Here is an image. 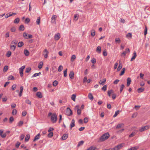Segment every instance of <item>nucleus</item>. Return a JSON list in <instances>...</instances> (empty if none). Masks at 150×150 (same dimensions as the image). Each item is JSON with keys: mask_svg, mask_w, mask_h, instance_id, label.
Wrapping results in <instances>:
<instances>
[{"mask_svg": "<svg viewBox=\"0 0 150 150\" xmlns=\"http://www.w3.org/2000/svg\"><path fill=\"white\" fill-rule=\"evenodd\" d=\"M110 135L107 132L103 135L100 138L99 141L102 142L107 139L109 137Z\"/></svg>", "mask_w": 150, "mask_h": 150, "instance_id": "f257e3e1", "label": "nucleus"}, {"mask_svg": "<svg viewBox=\"0 0 150 150\" xmlns=\"http://www.w3.org/2000/svg\"><path fill=\"white\" fill-rule=\"evenodd\" d=\"M51 119L52 121H53V123L55 122L57 120V116L55 113L53 114L51 116Z\"/></svg>", "mask_w": 150, "mask_h": 150, "instance_id": "f03ea898", "label": "nucleus"}, {"mask_svg": "<svg viewBox=\"0 0 150 150\" xmlns=\"http://www.w3.org/2000/svg\"><path fill=\"white\" fill-rule=\"evenodd\" d=\"M122 147V144H120L110 149V150H119Z\"/></svg>", "mask_w": 150, "mask_h": 150, "instance_id": "7ed1b4c3", "label": "nucleus"}, {"mask_svg": "<svg viewBox=\"0 0 150 150\" xmlns=\"http://www.w3.org/2000/svg\"><path fill=\"white\" fill-rule=\"evenodd\" d=\"M74 110H77V114L80 115H81V109L79 108V105H76L74 108Z\"/></svg>", "mask_w": 150, "mask_h": 150, "instance_id": "20e7f679", "label": "nucleus"}, {"mask_svg": "<svg viewBox=\"0 0 150 150\" xmlns=\"http://www.w3.org/2000/svg\"><path fill=\"white\" fill-rule=\"evenodd\" d=\"M57 18V16L56 15H53L51 18V22L52 23L55 24H56V19Z\"/></svg>", "mask_w": 150, "mask_h": 150, "instance_id": "39448f33", "label": "nucleus"}, {"mask_svg": "<svg viewBox=\"0 0 150 150\" xmlns=\"http://www.w3.org/2000/svg\"><path fill=\"white\" fill-rule=\"evenodd\" d=\"M66 114L68 116H70L72 114L71 110L69 108H67L66 111Z\"/></svg>", "mask_w": 150, "mask_h": 150, "instance_id": "423d86ee", "label": "nucleus"}, {"mask_svg": "<svg viewBox=\"0 0 150 150\" xmlns=\"http://www.w3.org/2000/svg\"><path fill=\"white\" fill-rule=\"evenodd\" d=\"M149 127L148 126H146L141 127L139 129V131L140 132H142L145 130L147 129Z\"/></svg>", "mask_w": 150, "mask_h": 150, "instance_id": "0eeeda50", "label": "nucleus"}, {"mask_svg": "<svg viewBox=\"0 0 150 150\" xmlns=\"http://www.w3.org/2000/svg\"><path fill=\"white\" fill-rule=\"evenodd\" d=\"M49 52L46 49H45L43 52V54L44 55V57L47 58L48 57Z\"/></svg>", "mask_w": 150, "mask_h": 150, "instance_id": "6e6552de", "label": "nucleus"}, {"mask_svg": "<svg viewBox=\"0 0 150 150\" xmlns=\"http://www.w3.org/2000/svg\"><path fill=\"white\" fill-rule=\"evenodd\" d=\"M61 36L60 34L59 33L56 34L54 36V39L56 40H57L60 38Z\"/></svg>", "mask_w": 150, "mask_h": 150, "instance_id": "1a4fd4ad", "label": "nucleus"}, {"mask_svg": "<svg viewBox=\"0 0 150 150\" xmlns=\"http://www.w3.org/2000/svg\"><path fill=\"white\" fill-rule=\"evenodd\" d=\"M69 77L71 79H73L74 77V73L73 71H71L69 74Z\"/></svg>", "mask_w": 150, "mask_h": 150, "instance_id": "9d476101", "label": "nucleus"}, {"mask_svg": "<svg viewBox=\"0 0 150 150\" xmlns=\"http://www.w3.org/2000/svg\"><path fill=\"white\" fill-rule=\"evenodd\" d=\"M124 126V125L123 123L119 124H118L116 127V129H120L123 127Z\"/></svg>", "mask_w": 150, "mask_h": 150, "instance_id": "9b49d317", "label": "nucleus"}, {"mask_svg": "<svg viewBox=\"0 0 150 150\" xmlns=\"http://www.w3.org/2000/svg\"><path fill=\"white\" fill-rule=\"evenodd\" d=\"M40 136V133L38 134L37 135H36L33 140V141L35 142L36 140H38L39 139Z\"/></svg>", "mask_w": 150, "mask_h": 150, "instance_id": "f8f14e48", "label": "nucleus"}, {"mask_svg": "<svg viewBox=\"0 0 150 150\" xmlns=\"http://www.w3.org/2000/svg\"><path fill=\"white\" fill-rule=\"evenodd\" d=\"M136 57H137L136 52V51H134L133 53V55L132 56V58H131L130 61H132L133 60H134V59H135Z\"/></svg>", "mask_w": 150, "mask_h": 150, "instance_id": "ddd939ff", "label": "nucleus"}, {"mask_svg": "<svg viewBox=\"0 0 150 150\" xmlns=\"http://www.w3.org/2000/svg\"><path fill=\"white\" fill-rule=\"evenodd\" d=\"M139 148V146H135L128 149L127 150H137Z\"/></svg>", "mask_w": 150, "mask_h": 150, "instance_id": "4468645a", "label": "nucleus"}, {"mask_svg": "<svg viewBox=\"0 0 150 150\" xmlns=\"http://www.w3.org/2000/svg\"><path fill=\"white\" fill-rule=\"evenodd\" d=\"M127 86L128 87L129 86L131 82V78H130L129 77L127 79Z\"/></svg>", "mask_w": 150, "mask_h": 150, "instance_id": "2eb2a0df", "label": "nucleus"}, {"mask_svg": "<svg viewBox=\"0 0 150 150\" xmlns=\"http://www.w3.org/2000/svg\"><path fill=\"white\" fill-rule=\"evenodd\" d=\"M24 53L26 56H28L29 55V51L26 49L24 50Z\"/></svg>", "mask_w": 150, "mask_h": 150, "instance_id": "dca6fc26", "label": "nucleus"}, {"mask_svg": "<svg viewBox=\"0 0 150 150\" xmlns=\"http://www.w3.org/2000/svg\"><path fill=\"white\" fill-rule=\"evenodd\" d=\"M16 14V13H12L11 14H7L6 15L5 17L6 18H8L9 17L13 16V15H15Z\"/></svg>", "mask_w": 150, "mask_h": 150, "instance_id": "f3484780", "label": "nucleus"}, {"mask_svg": "<svg viewBox=\"0 0 150 150\" xmlns=\"http://www.w3.org/2000/svg\"><path fill=\"white\" fill-rule=\"evenodd\" d=\"M36 96L39 98H41L42 97L41 93L40 92H37Z\"/></svg>", "mask_w": 150, "mask_h": 150, "instance_id": "a211bd4d", "label": "nucleus"}, {"mask_svg": "<svg viewBox=\"0 0 150 150\" xmlns=\"http://www.w3.org/2000/svg\"><path fill=\"white\" fill-rule=\"evenodd\" d=\"M103 81L102 80H100L99 82V83L100 84H102L103 85H104V83L106 82V79L105 78L103 79Z\"/></svg>", "mask_w": 150, "mask_h": 150, "instance_id": "6ab92c4d", "label": "nucleus"}, {"mask_svg": "<svg viewBox=\"0 0 150 150\" xmlns=\"http://www.w3.org/2000/svg\"><path fill=\"white\" fill-rule=\"evenodd\" d=\"M88 98L91 100H92L93 99V97L92 94L91 93L88 94Z\"/></svg>", "mask_w": 150, "mask_h": 150, "instance_id": "aec40b11", "label": "nucleus"}, {"mask_svg": "<svg viewBox=\"0 0 150 150\" xmlns=\"http://www.w3.org/2000/svg\"><path fill=\"white\" fill-rule=\"evenodd\" d=\"M68 137V135L67 134H64L62 137V139L65 140L67 139Z\"/></svg>", "mask_w": 150, "mask_h": 150, "instance_id": "412c9836", "label": "nucleus"}, {"mask_svg": "<svg viewBox=\"0 0 150 150\" xmlns=\"http://www.w3.org/2000/svg\"><path fill=\"white\" fill-rule=\"evenodd\" d=\"M23 90V88L22 86H21L20 87V91L19 93V96L21 97L22 95V93Z\"/></svg>", "mask_w": 150, "mask_h": 150, "instance_id": "4be33fe9", "label": "nucleus"}, {"mask_svg": "<svg viewBox=\"0 0 150 150\" xmlns=\"http://www.w3.org/2000/svg\"><path fill=\"white\" fill-rule=\"evenodd\" d=\"M16 45L11 44V50H13V51H14L16 49Z\"/></svg>", "mask_w": 150, "mask_h": 150, "instance_id": "5701e85b", "label": "nucleus"}, {"mask_svg": "<svg viewBox=\"0 0 150 150\" xmlns=\"http://www.w3.org/2000/svg\"><path fill=\"white\" fill-rule=\"evenodd\" d=\"M144 88H140L138 89L137 91L138 93H140L141 92L144 91Z\"/></svg>", "mask_w": 150, "mask_h": 150, "instance_id": "b1692460", "label": "nucleus"}, {"mask_svg": "<svg viewBox=\"0 0 150 150\" xmlns=\"http://www.w3.org/2000/svg\"><path fill=\"white\" fill-rule=\"evenodd\" d=\"M95 31L94 30H91V34L92 36L93 37L95 35Z\"/></svg>", "mask_w": 150, "mask_h": 150, "instance_id": "393cba45", "label": "nucleus"}, {"mask_svg": "<svg viewBox=\"0 0 150 150\" xmlns=\"http://www.w3.org/2000/svg\"><path fill=\"white\" fill-rule=\"evenodd\" d=\"M75 126V121L74 119L71 120V123L70 124V126L71 127H74Z\"/></svg>", "mask_w": 150, "mask_h": 150, "instance_id": "a878e982", "label": "nucleus"}, {"mask_svg": "<svg viewBox=\"0 0 150 150\" xmlns=\"http://www.w3.org/2000/svg\"><path fill=\"white\" fill-rule=\"evenodd\" d=\"M24 45V43L22 41L19 42L18 44V46L20 47H22Z\"/></svg>", "mask_w": 150, "mask_h": 150, "instance_id": "bb28decb", "label": "nucleus"}, {"mask_svg": "<svg viewBox=\"0 0 150 150\" xmlns=\"http://www.w3.org/2000/svg\"><path fill=\"white\" fill-rule=\"evenodd\" d=\"M24 27L23 25H20L19 28V30H20L23 31L24 30Z\"/></svg>", "mask_w": 150, "mask_h": 150, "instance_id": "cd10ccee", "label": "nucleus"}, {"mask_svg": "<svg viewBox=\"0 0 150 150\" xmlns=\"http://www.w3.org/2000/svg\"><path fill=\"white\" fill-rule=\"evenodd\" d=\"M84 142L83 141H81L80 142H79L77 145V146L79 147L80 146L82 145L83 144Z\"/></svg>", "mask_w": 150, "mask_h": 150, "instance_id": "c85d7f7f", "label": "nucleus"}, {"mask_svg": "<svg viewBox=\"0 0 150 150\" xmlns=\"http://www.w3.org/2000/svg\"><path fill=\"white\" fill-rule=\"evenodd\" d=\"M18 41L16 40H13L12 42H11V45H16L18 43Z\"/></svg>", "mask_w": 150, "mask_h": 150, "instance_id": "c756f323", "label": "nucleus"}, {"mask_svg": "<svg viewBox=\"0 0 150 150\" xmlns=\"http://www.w3.org/2000/svg\"><path fill=\"white\" fill-rule=\"evenodd\" d=\"M43 65V63L42 62H40L38 66V68L39 69H41Z\"/></svg>", "mask_w": 150, "mask_h": 150, "instance_id": "7c9ffc66", "label": "nucleus"}, {"mask_svg": "<svg viewBox=\"0 0 150 150\" xmlns=\"http://www.w3.org/2000/svg\"><path fill=\"white\" fill-rule=\"evenodd\" d=\"M30 136L29 134H27L25 138V141L26 142L28 141L29 139Z\"/></svg>", "mask_w": 150, "mask_h": 150, "instance_id": "2f4dec72", "label": "nucleus"}, {"mask_svg": "<svg viewBox=\"0 0 150 150\" xmlns=\"http://www.w3.org/2000/svg\"><path fill=\"white\" fill-rule=\"evenodd\" d=\"M120 112L119 110H117L115 111V114L113 116V117H115L119 114Z\"/></svg>", "mask_w": 150, "mask_h": 150, "instance_id": "473e14b6", "label": "nucleus"}, {"mask_svg": "<svg viewBox=\"0 0 150 150\" xmlns=\"http://www.w3.org/2000/svg\"><path fill=\"white\" fill-rule=\"evenodd\" d=\"M76 97V96L75 94H73L71 96V99L73 100L74 101H75V98Z\"/></svg>", "mask_w": 150, "mask_h": 150, "instance_id": "72a5a7b5", "label": "nucleus"}, {"mask_svg": "<svg viewBox=\"0 0 150 150\" xmlns=\"http://www.w3.org/2000/svg\"><path fill=\"white\" fill-rule=\"evenodd\" d=\"M20 21V19L18 18H16L14 21V23H18Z\"/></svg>", "mask_w": 150, "mask_h": 150, "instance_id": "f704fd0d", "label": "nucleus"}, {"mask_svg": "<svg viewBox=\"0 0 150 150\" xmlns=\"http://www.w3.org/2000/svg\"><path fill=\"white\" fill-rule=\"evenodd\" d=\"M125 70V68H123L122 69V71H121L120 73V76L124 74Z\"/></svg>", "mask_w": 150, "mask_h": 150, "instance_id": "c9c22d12", "label": "nucleus"}, {"mask_svg": "<svg viewBox=\"0 0 150 150\" xmlns=\"http://www.w3.org/2000/svg\"><path fill=\"white\" fill-rule=\"evenodd\" d=\"M122 65L121 63H120L119 66L117 68V71H119L122 68Z\"/></svg>", "mask_w": 150, "mask_h": 150, "instance_id": "e433bc0d", "label": "nucleus"}, {"mask_svg": "<svg viewBox=\"0 0 150 150\" xmlns=\"http://www.w3.org/2000/svg\"><path fill=\"white\" fill-rule=\"evenodd\" d=\"M147 33V29L146 25H145L144 31V35L146 36Z\"/></svg>", "mask_w": 150, "mask_h": 150, "instance_id": "4c0bfd02", "label": "nucleus"}, {"mask_svg": "<svg viewBox=\"0 0 150 150\" xmlns=\"http://www.w3.org/2000/svg\"><path fill=\"white\" fill-rule=\"evenodd\" d=\"M76 58V56L75 55H73L72 56L71 58V61L72 62H73Z\"/></svg>", "mask_w": 150, "mask_h": 150, "instance_id": "58836bf2", "label": "nucleus"}, {"mask_svg": "<svg viewBox=\"0 0 150 150\" xmlns=\"http://www.w3.org/2000/svg\"><path fill=\"white\" fill-rule=\"evenodd\" d=\"M96 51L97 52H98L99 53H100L101 51V48L100 47H98L96 48Z\"/></svg>", "mask_w": 150, "mask_h": 150, "instance_id": "ea45409f", "label": "nucleus"}, {"mask_svg": "<svg viewBox=\"0 0 150 150\" xmlns=\"http://www.w3.org/2000/svg\"><path fill=\"white\" fill-rule=\"evenodd\" d=\"M14 120V119L13 117L11 116L9 118V123H11Z\"/></svg>", "mask_w": 150, "mask_h": 150, "instance_id": "a19ab883", "label": "nucleus"}, {"mask_svg": "<svg viewBox=\"0 0 150 150\" xmlns=\"http://www.w3.org/2000/svg\"><path fill=\"white\" fill-rule=\"evenodd\" d=\"M40 17H38V18L37 19L36 23L38 25H39L40 23Z\"/></svg>", "mask_w": 150, "mask_h": 150, "instance_id": "79ce46f5", "label": "nucleus"}, {"mask_svg": "<svg viewBox=\"0 0 150 150\" xmlns=\"http://www.w3.org/2000/svg\"><path fill=\"white\" fill-rule=\"evenodd\" d=\"M53 135V133L52 132H50L47 135V136L48 137L51 138L52 137Z\"/></svg>", "mask_w": 150, "mask_h": 150, "instance_id": "37998d69", "label": "nucleus"}, {"mask_svg": "<svg viewBox=\"0 0 150 150\" xmlns=\"http://www.w3.org/2000/svg\"><path fill=\"white\" fill-rule=\"evenodd\" d=\"M58 84V82L56 80H55V81H54L53 83V85L54 86H56Z\"/></svg>", "mask_w": 150, "mask_h": 150, "instance_id": "c03bdc74", "label": "nucleus"}, {"mask_svg": "<svg viewBox=\"0 0 150 150\" xmlns=\"http://www.w3.org/2000/svg\"><path fill=\"white\" fill-rule=\"evenodd\" d=\"M28 34L24 32L23 33V37L25 39H27L28 38Z\"/></svg>", "mask_w": 150, "mask_h": 150, "instance_id": "a18cd8bd", "label": "nucleus"}, {"mask_svg": "<svg viewBox=\"0 0 150 150\" xmlns=\"http://www.w3.org/2000/svg\"><path fill=\"white\" fill-rule=\"evenodd\" d=\"M124 86V85L123 84H122L121 85L120 89V93L122 91Z\"/></svg>", "mask_w": 150, "mask_h": 150, "instance_id": "49530a36", "label": "nucleus"}, {"mask_svg": "<svg viewBox=\"0 0 150 150\" xmlns=\"http://www.w3.org/2000/svg\"><path fill=\"white\" fill-rule=\"evenodd\" d=\"M17 113V111L16 109H13L12 112V114L13 115H16Z\"/></svg>", "mask_w": 150, "mask_h": 150, "instance_id": "de8ad7c7", "label": "nucleus"}, {"mask_svg": "<svg viewBox=\"0 0 150 150\" xmlns=\"http://www.w3.org/2000/svg\"><path fill=\"white\" fill-rule=\"evenodd\" d=\"M25 102L26 103L28 104H29L30 105H31V102L28 99H27L25 101Z\"/></svg>", "mask_w": 150, "mask_h": 150, "instance_id": "09e8293b", "label": "nucleus"}, {"mask_svg": "<svg viewBox=\"0 0 150 150\" xmlns=\"http://www.w3.org/2000/svg\"><path fill=\"white\" fill-rule=\"evenodd\" d=\"M63 69V67L61 65H60L59 67V68L58 69V71L59 72H60L62 71V70Z\"/></svg>", "mask_w": 150, "mask_h": 150, "instance_id": "8fccbe9b", "label": "nucleus"}, {"mask_svg": "<svg viewBox=\"0 0 150 150\" xmlns=\"http://www.w3.org/2000/svg\"><path fill=\"white\" fill-rule=\"evenodd\" d=\"M8 69V67L7 66H5L4 67L3 71L4 72H6Z\"/></svg>", "mask_w": 150, "mask_h": 150, "instance_id": "3c124183", "label": "nucleus"}, {"mask_svg": "<svg viewBox=\"0 0 150 150\" xmlns=\"http://www.w3.org/2000/svg\"><path fill=\"white\" fill-rule=\"evenodd\" d=\"M96 149V147L91 146L86 150H95Z\"/></svg>", "mask_w": 150, "mask_h": 150, "instance_id": "603ef678", "label": "nucleus"}, {"mask_svg": "<svg viewBox=\"0 0 150 150\" xmlns=\"http://www.w3.org/2000/svg\"><path fill=\"white\" fill-rule=\"evenodd\" d=\"M11 52L10 51H8L7 52L6 54V56L7 57H10L11 55Z\"/></svg>", "mask_w": 150, "mask_h": 150, "instance_id": "864d4df0", "label": "nucleus"}, {"mask_svg": "<svg viewBox=\"0 0 150 150\" xmlns=\"http://www.w3.org/2000/svg\"><path fill=\"white\" fill-rule=\"evenodd\" d=\"M14 77L12 75H11L9 76L8 80H14Z\"/></svg>", "mask_w": 150, "mask_h": 150, "instance_id": "5fc2aeb1", "label": "nucleus"}, {"mask_svg": "<svg viewBox=\"0 0 150 150\" xmlns=\"http://www.w3.org/2000/svg\"><path fill=\"white\" fill-rule=\"evenodd\" d=\"M88 117H86L84 118V120H83V121H84V122L85 123H87L88 122Z\"/></svg>", "mask_w": 150, "mask_h": 150, "instance_id": "6e6d98bb", "label": "nucleus"}, {"mask_svg": "<svg viewBox=\"0 0 150 150\" xmlns=\"http://www.w3.org/2000/svg\"><path fill=\"white\" fill-rule=\"evenodd\" d=\"M136 134V133H135V132H133L131 134H130L129 135V137H133Z\"/></svg>", "mask_w": 150, "mask_h": 150, "instance_id": "4d7b16f0", "label": "nucleus"}, {"mask_svg": "<svg viewBox=\"0 0 150 150\" xmlns=\"http://www.w3.org/2000/svg\"><path fill=\"white\" fill-rule=\"evenodd\" d=\"M113 90H110L108 91V94L109 96H110V94L111 93H113Z\"/></svg>", "mask_w": 150, "mask_h": 150, "instance_id": "13d9d810", "label": "nucleus"}, {"mask_svg": "<svg viewBox=\"0 0 150 150\" xmlns=\"http://www.w3.org/2000/svg\"><path fill=\"white\" fill-rule=\"evenodd\" d=\"M31 70V68L30 67H29L28 68H26L25 72L26 73H28Z\"/></svg>", "mask_w": 150, "mask_h": 150, "instance_id": "bf43d9fd", "label": "nucleus"}, {"mask_svg": "<svg viewBox=\"0 0 150 150\" xmlns=\"http://www.w3.org/2000/svg\"><path fill=\"white\" fill-rule=\"evenodd\" d=\"M67 69H66L64 72V76L65 77H66L67 76Z\"/></svg>", "mask_w": 150, "mask_h": 150, "instance_id": "052dcab7", "label": "nucleus"}, {"mask_svg": "<svg viewBox=\"0 0 150 150\" xmlns=\"http://www.w3.org/2000/svg\"><path fill=\"white\" fill-rule=\"evenodd\" d=\"M16 87V85L15 84H13L11 87V89L12 90H14Z\"/></svg>", "mask_w": 150, "mask_h": 150, "instance_id": "680f3d73", "label": "nucleus"}, {"mask_svg": "<svg viewBox=\"0 0 150 150\" xmlns=\"http://www.w3.org/2000/svg\"><path fill=\"white\" fill-rule=\"evenodd\" d=\"M137 115V112H134L133 114L132 115V118H135L136 117Z\"/></svg>", "mask_w": 150, "mask_h": 150, "instance_id": "e2e57ef3", "label": "nucleus"}, {"mask_svg": "<svg viewBox=\"0 0 150 150\" xmlns=\"http://www.w3.org/2000/svg\"><path fill=\"white\" fill-rule=\"evenodd\" d=\"M126 36L127 37V38L129 37L130 38H131L132 37V35L131 33H129L127 34Z\"/></svg>", "mask_w": 150, "mask_h": 150, "instance_id": "0e129e2a", "label": "nucleus"}, {"mask_svg": "<svg viewBox=\"0 0 150 150\" xmlns=\"http://www.w3.org/2000/svg\"><path fill=\"white\" fill-rule=\"evenodd\" d=\"M30 21V19L29 18H26L25 20V23H28Z\"/></svg>", "mask_w": 150, "mask_h": 150, "instance_id": "69168bd1", "label": "nucleus"}, {"mask_svg": "<svg viewBox=\"0 0 150 150\" xmlns=\"http://www.w3.org/2000/svg\"><path fill=\"white\" fill-rule=\"evenodd\" d=\"M16 30V29L15 27H12L11 29V31L12 32H14Z\"/></svg>", "mask_w": 150, "mask_h": 150, "instance_id": "338daca9", "label": "nucleus"}, {"mask_svg": "<svg viewBox=\"0 0 150 150\" xmlns=\"http://www.w3.org/2000/svg\"><path fill=\"white\" fill-rule=\"evenodd\" d=\"M23 121H21L18 123V125L19 126H21L23 125Z\"/></svg>", "mask_w": 150, "mask_h": 150, "instance_id": "774afa93", "label": "nucleus"}]
</instances>
